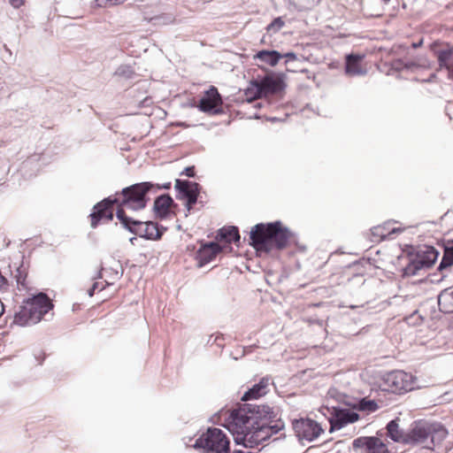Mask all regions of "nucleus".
Wrapping results in <instances>:
<instances>
[{
    "label": "nucleus",
    "instance_id": "obj_40",
    "mask_svg": "<svg viewBox=\"0 0 453 453\" xmlns=\"http://www.w3.org/2000/svg\"><path fill=\"white\" fill-rule=\"evenodd\" d=\"M9 4L14 8L19 9L25 4V0H8Z\"/></svg>",
    "mask_w": 453,
    "mask_h": 453
},
{
    "label": "nucleus",
    "instance_id": "obj_6",
    "mask_svg": "<svg viewBox=\"0 0 453 453\" xmlns=\"http://www.w3.org/2000/svg\"><path fill=\"white\" fill-rule=\"evenodd\" d=\"M192 447L196 449H202L203 453H229L230 441L221 429L209 427L196 439Z\"/></svg>",
    "mask_w": 453,
    "mask_h": 453
},
{
    "label": "nucleus",
    "instance_id": "obj_43",
    "mask_svg": "<svg viewBox=\"0 0 453 453\" xmlns=\"http://www.w3.org/2000/svg\"><path fill=\"white\" fill-rule=\"evenodd\" d=\"M16 278H17L18 284H23V281L25 279H22L21 273H20L19 269H18V274L16 275Z\"/></svg>",
    "mask_w": 453,
    "mask_h": 453
},
{
    "label": "nucleus",
    "instance_id": "obj_2",
    "mask_svg": "<svg viewBox=\"0 0 453 453\" xmlns=\"http://www.w3.org/2000/svg\"><path fill=\"white\" fill-rule=\"evenodd\" d=\"M278 413V408L267 404L244 403L231 411L226 427L228 431L253 427L272 420Z\"/></svg>",
    "mask_w": 453,
    "mask_h": 453
},
{
    "label": "nucleus",
    "instance_id": "obj_26",
    "mask_svg": "<svg viewBox=\"0 0 453 453\" xmlns=\"http://www.w3.org/2000/svg\"><path fill=\"white\" fill-rule=\"evenodd\" d=\"M438 63L441 68H446L453 74V50H441L436 52Z\"/></svg>",
    "mask_w": 453,
    "mask_h": 453
},
{
    "label": "nucleus",
    "instance_id": "obj_38",
    "mask_svg": "<svg viewBox=\"0 0 453 453\" xmlns=\"http://www.w3.org/2000/svg\"><path fill=\"white\" fill-rule=\"evenodd\" d=\"M180 174L186 175L190 178L194 177L195 176V166L186 167Z\"/></svg>",
    "mask_w": 453,
    "mask_h": 453
},
{
    "label": "nucleus",
    "instance_id": "obj_41",
    "mask_svg": "<svg viewBox=\"0 0 453 453\" xmlns=\"http://www.w3.org/2000/svg\"><path fill=\"white\" fill-rule=\"evenodd\" d=\"M405 70H411L418 66V65L413 61H405Z\"/></svg>",
    "mask_w": 453,
    "mask_h": 453
},
{
    "label": "nucleus",
    "instance_id": "obj_25",
    "mask_svg": "<svg viewBox=\"0 0 453 453\" xmlns=\"http://www.w3.org/2000/svg\"><path fill=\"white\" fill-rule=\"evenodd\" d=\"M217 239H219V241H224L228 243L239 242L241 236L239 234L238 227L232 226L228 227L220 228L217 234Z\"/></svg>",
    "mask_w": 453,
    "mask_h": 453
},
{
    "label": "nucleus",
    "instance_id": "obj_21",
    "mask_svg": "<svg viewBox=\"0 0 453 453\" xmlns=\"http://www.w3.org/2000/svg\"><path fill=\"white\" fill-rule=\"evenodd\" d=\"M399 418L389 421L387 425V435L395 442L407 443L408 432L405 433L399 427Z\"/></svg>",
    "mask_w": 453,
    "mask_h": 453
},
{
    "label": "nucleus",
    "instance_id": "obj_53",
    "mask_svg": "<svg viewBox=\"0 0 453 453\" xmlns=\"http://www.w3.org/2000/svg\"><path fill=\"white\" fill-rule=\"evenodd\" d=\"M276 119H277L276 118L271 119L272 121H275Z\"/></svg>",
    "mask_w": 453,
    "mask_h": 453
},
{
    "label": "nucleus",
    "instance_id": "obj_22",
    "mask_svg": "<svg viewBox=\"0 0 453 453\" xmlns=\"http://www.w3.org/2000/svg\"><path fill=\"white\" fill-rule=\"evenodd\" d=\"M144 231L142 238L147 240H158L164 234L166 228L159 226L157 223L152 221H143Z\"/></svg>",
    "mask_w": 453,
    "mask_h": 453
},
{
    "label": "nucleus",
    "instance_id": "obj_23",
    "mask_svg": "<svg viewBox=\"0 0 453 453\" xmlns=\"http://www.w3.org/2000/svg\"><path fill=\"white\" fill-rule=\"evenodd\" d=\"M428 267L426 265V263L423 259L420 258L417 253L414 257H412L408 265L403 268V275L405 276H414L418 275L419 271L422 269H427Z\"/></svg>",
    "mask_w": 453,
    "mask_h": 453
},
{
    "label": "nucleus",
    "instance_id": "obj_29",
    "mask_svg": "<svg viewBox=\"0 0 453 453\" xmlns=\"http://www.w3.org/2000/svg\"><path fill=\"white\" fill-rule=\"evenodd\" d=\"M265 424L267 426L271 437L285 430V423L281 419L280 413H278L276 418H272L270 421H266Z\"/></svg>",
    "mask_w": 453,
    "mask_h": 453
},
{
    "label": "nucleus",
    "instance_id": "obj_18",
    "mask_svg": "<svg viewBox=\"0 0 453 453\" xmlns=\"http://www.w3.org/2000/svg\"><path fill=\"white\" fill-rule=\"evenodd\" d=\"M364 55L349 54L345 58V73L349 76H363L366 70L361 66Z\"/></svg>",
    "mask_w": 453,
    "mask_h": 453
},
{
    "label": "nucleus",
    "instance_id": "obj_11",
    "mask_svg": "<svg viewBox=\"0 0 453 453\" xmlns=\"http://www.w3.org/2000/svg\"><path fill=\"white\" fill-rule=\"evenodd\" d=\"M388 385L387 390L403 394L414 388L413 376L403 371H393L386 374L384 379Z\"/></svg>",
    "mask_w": 453,
    "mask_h": 453
},
{
    "label": "nucleus",
    "instance_id": "obj_47",
    "mask_svg": "<svg viewBox=\"0 0 453 453\" xmlns=\"http://www.w3.org/2000/svg\"><path fill=\"white\" fill-rule=\"evenodd\" d=\"M135 241H136V237H131V238L129 239V242H130L133 245H134V242H135Z\"/></svg>",
    "mask_w": 453,
    "mask_h": 453
},
{
    "label": "nucleus",
    "instance_id": "obj_35",
    "mask_svg": "<svg viewBox=\"0 0 453 453\" xmlns=\"http://www.w3.org/2000/svg\"><path fill=\"white\" fill-rule=\"evenodd\" d=\"M245 96L248 102H252L257 98L262 97V94L257 93V87L250 83V87L245 90Z\"/></svg>",
    "mask_w": 453,
    "mask_h": 453
},
{
    "label": "nucleus",
    "instance_id": "obj_39",
    "mask_svg": "<svg viewBox=\"0 0 453 453\" xmlns=\"http://www.w3.org/2000/svg\"><path fill=\"white\" fill-rule=\"evenodd\" d=\"M283 58H286V64L290 61H296L297 59V56L294 52H287L285 54H282Z\"/></svg>",
    "mask_w": 453,
    "mask_h": 453
},
{
    "label": "nucleus",
    "instance_id": "obj_32",
    "mask_svg": "<svg viewBox=\"0 0 453 453\" xmlns=\"http://www.w3.org/2000/svg\"><path fill=\"white\" fill-rule=\"evenodd\" d=\"M127 0H95L92 8H109L125 3Z\"/></svg>",
    "mask_w": 453,
    "mask_h": 453
},
{
    "label": "nucleus",
    "instance_id": "obj_52",
    "mask_svg": "<svg viewBox=\"0 0 453 453\" xmlns=\"http://www.w3.org/2000/svg\"><path fill=\"white\" fill-rule=\"evenodd\" d=\"M385 4L388 3L389 0H382Z\"/></svg>",
    "mask_w": 453,
    "mask_h": 453
},
{
    "label": "nucleus",
    "instance_id": "obj_5",
    "mask_svg": "<svg viewBox=\"0 0 453 453\" xmlns=\"http://www.w3.org/2000/svg\"><path fill=\"white\" fill-rule=\"evenodd\" d=\"M154 187L153 183L144 181L124 188L120 192L112 196L118 201L116 203L117 210L120 209L125 212L127 210L133 211L143 210L149 200L147 194Z\"/></svg>",
    "mask_w": 453,
    "mask_h": 453
},
{
    "label": "nucleus",
    "instance_id": "obj_46",
    "mask_svg": "<svg viewBox=\"0 0 453 453\" xmlns=\"http://www.w3.org/2000/svg\"><path fill=\"white\" fill-rule=\"evenodd\" d=\"M446 297H447V295H441V296H439V297H438V303H439L440 306H441V299L442 298H446Z\"/></svg>",
    "mask_w": 453,
    "mask_h": 453
},
{
    "label": "nucleus",
    "instance_id": "obj_36",
    "mask_svg": "<svg viewBox=\"0 0 453 453\" xmlns=\"http://www.w3.org/2000/svg\"><path fill=\"white\" fill-rule=\"evenodd\" d=\"M378 408V404L372 400L362 399L359 403V409L362 411H374Z\"/></svg>",
    "mask_w": 453,
    "mask_h": 453
},
{
    "label": "nucleus",
    "instance_id": "obj_28",
    "mask_svg": "<svg viewBox=\"0 0 453 453\" xmlns=\"http://www.w3.org/2000/svg\"><path fill=\"white\" fill-rule=\"evenodd\" d=\"M417 254L425 261L426 265L428 268L435 263L439 256V252L432 246H424L423 248H420L417 251Z\"/></svg>",
    "mask_w": 453,
    "mask_h": 453
},
{
    "label": "nucleus",
    "instance_id": "obj_20",
    "mask_svg": "<svg viewBox=\"0 0 453 453\" xmlns=\"http://www.w3.org/2000/svg\"><path fill=\"white\" fill-rule=\"evenodd\" d=\"M271 381L272 380L270 377L262 378L258 383L254 384L252 388L243 394L242 401L247 402L252 399H257L266 395L269 391L268 388Z\"/></svg>",
    "mask_w": 453,
    "mask_h": 453
},
{
    "label": "nucleus",
    "instance_id": "obj_13",
    "mask_svg": "<svg viewBox=\"0 0 453 453\" xmlns=\"http://www.w3.org/2000/svg\"><path fill=\"white\" fill-rule=\"evenodd\" d=\"M118 201L110 196L101 202L97 203L93 207V211L90 213L91 227L96 228L98 223L102 220L111 221L113 219V205H116Z\"/></svg>",
    "mask_w": 453,
    "mask_h": 453
},
{
    "label": "nucleus",
    "instance_id": "obj_34",
    "mask_svg": "<svg viewBox=\"0 0 453 453\" xmlns=\"http://www.w3.org/2000/svg\"><path fill=\"white\" fill-rule=\"evenodd\" d=\"M134 73L133 69L131 68V66H129L127 65H122L119 66L115 72V74L127 78V79L132 78Z\"/></svg>",
    "mask_w": 453,
    "mask_h": 453
},
{
    "label": "nucleus",
    "instance_id": "obj_50",
    "mask_svg": "<svg viewBox=\"0 0 453 453\" xmlns=\"http://www.w3.org/2000/svg\"><path fill=\"white\" fill-rule=\"evenodd\" d=\"M284 437H285V434H280V435L279 439H280V438H284ZM276 440H278V438H277Z\"/></svg>",
    "mask_w": 453,
    "mask_h": 453
},
{
    "label": "nucleus",
    "instance_id": "obj_4",
    "mask_svg": "<svg viewBox=\"0 0 453 453\" xmlns=\"http://www.w3.org/2000/svg\"><path fill=\"white\" fill-rule=\"evenodd\" d=\"M53 308V304L45 293H39L27 298L16 311L13 324L20 326H32L42 319Z\"/></svg>",
    "mask_w": 453,
    "mask_h": 453
},
{
    "label": "nucleus",
    "instance_id": "obj_1",
    "mask_svg": "<svg viewBox=\"0 0 453 453\" xmlns=\"http://www.w3.org/2000/svg\"><path fill=\"white\" fill-rule=\"evenodd\" d=\"M292 234L280 221L257 224L250 234V244L258 251L270 252L273 249L283 250Z\"/></svg>",
    "mask_w": 453,
    "mask_h": 453
},
{
    "label": "nucleus",
    "instance_id": "obj_51",
    "mask_svg": "<svg viewBox=\"0 0 453 453\" xmlns=\"http://www.w3.org/2000/svg\"><path fill=\"white\" fill-rule=\"evenodd\" d=\"M255 107H257V108L261 107V104H259V103L256 104Z\"/></svg>",
    "mask_w": 453,
    "mask_h": 453
},
{
    "label": "nucleus",
    "instance_id": "obj_14",
    "mask_svg": "<svg viewBox=\"0 0 453 453\" xmlns=\"http://www.w3.org/2000/svg\"><path fill=\"white\" fill-rule=\"evenodd\" d=\"M357 453H389L387 445L378 437L361 436L352 442Z\"/></svg>",
    "mask_w": 453,
    "mask_h": 453
},
{
    "label": "nucleus",
    "instance_id": "obj_31",
    "mask_svg": "<svg viewBox=\"0 0 453 453\" xmlns=\"http://www.w3.org/2000/svg\"><path fill=\"white\" fill-rule=\"evenodd\" d=\"M453 265V245L450 247H446L444 250L443 257L441 261L438 266L440 271H442L445 268H448Z\"/></svg>",
    "mask_w": 453,
    "mask_h": 453
},
{
    "label": "nucleus",
    "instance_id": "obj_45",
    "mask_svg": "<svg viewBox=\"0 0 453 453\" xmlns=\"http://www.w3.org/2000/svg\"><path fill=\"white\" fill-rule=\"evenodd\" d=\"M170 188H171V183L170 182L165 183L162 186H158V185L157 186V189H161V188L169 189Z\"/></svg>",
    "mask_w": 453,
    "mask_h": 453
},
{
    "label": "nucleus",
    "instance_id": "obj_3",
    "mask_svg": "<svg viewBox=\"0 0 453 453\" xmlns=\"http://www.w3.org/2000/svg\"><path fill=\"white\" fill-rule=\"evenodd\" d=\"M448 435V430L440 423L419 419L414 421L408 432L407 445H421L433 449Z\"/></svg>",
    "mask_w": 453,
    "mask_h": 453
},
{
    "label": "nucleus",
    "instance_id": "obj_8",
    "mask_svg": "<svg viewBox=\"0 0 453 453\" xmlns=\"http://www.w3.org/2000/svg\"><path fill=\"white\" fill-rule=\"evenodd\" d=\"M250 84L257 87V93L262 94V96L278 94L286 87L283 74L273 72L262 78L251 80Z\"/></svg>",
    "mask_w": 453,
    "mask_h": 453
},
{
    "label": "nucleus",
    "instance_id": "obj_19",
    "mask_svg": "<svg viewBox=\"0 0 453 453\" xmlns=\"http://www.w3.org/2000/svg\"><path fill=\"white\" fill-rule=\"evenodd\" d=\"M173 199L168 194L160 195L154 201V211L160 219H165L170 214L172 206H175Z\"/></svg>",
    "mask_w": 453,
    "mask_h": 453
},
{
    "label": "nucleus",
    "instance_id": "obj_16",
    "mask_svg": "<svg viewBox=\"0 0 453 453\" xmlns=\"http://www.w3.org/2000/svg\"><path fill=\"white\" fill-rule=\"evenodd\" d=\"M221 250V246L214 242L203 245L197 251L198 266L202 267L212 261Z\"/></svg>",
    "mask_w": 453,
    "mask_h": 453
},
{
    "label": "nucleus",
    "instance_id": "obj_9",
    "mask_svg": "<svg viewBox=\"0 0 453 453\" xmlns=\"http://www.w3.org/2000/svg\"><path fill=\"white\" fill-rule=\"evenodd\" d=\"M174 188L178 192L176 198L186 200V216H188V213L191 211L193 206L197 203L201 187L195 181L176 179Z\"/></svg>",
    "mask_w": 453,
    "mask_h": 453
},
{
    "label": "nucleus",
    "instance_id": "obj_12",
    "mask_svg": "<svg viewBox=\"0 0 453 453\" xmlns=\"http://www.w3.org/2000/svg\"><path fill=\"white\" fill-rule=\"evenodd\" d=\"M222 98L218 89L211 86L206 90L198 103V109L211 115H219L223 112Z\"/></svg>",
    "mask_w": 453,
    "mask_h": 453
},
{
    "label": "nucleus",
    "instance_id": "obj_27",
    "mask_svg": "<svg viewBox=\"0 0 453 453\" xmlns=\"http://www.w3.org/2000/svg\"><path fill=\"white\" fill-rule=\"evenodd\" d=\"M402 230L400 228H393L389 230L386 225L373 226L371 229L372 238L371 241L373 242H379L391 234L400 233Z\"/></svg>",
    "mask_w": 453,
    "mask_h": 453
},
{
    "label": "nucleus",
    "instance_id": "obj_7",
    "mask_svg": "<svg viewBox=\"0 0 453 453\" xmlns=\"http://www.w3.org/2000/svg\"><path fill=\"white\" fill-rule=\"evenodd\" d=\"M229 432L233 434L234 442L245 448H254L271 438L267 426L265 423L258 426L255 425L253 427H242Z\"/></svg>",
    "mask_w": 453,
    "mask_h": 453
},
{
    "label": "nucleus",
    "instance_id": "obj_48",
    "mask_svg": "<svg viewBox=\"0 0 453 453\" xmlns=\"http://www.w3.org/2000/svg\"><path fill=\"white\" fill-rule=\"evenodd\" d=\"M421 43H422V41H420L418 43H413L412 46H413V48H418L419 45H421Z\"/></svg>",
    "mask_w": 453,
    "mask_h": 453
},
{
    "label": "nucleus",
    "instance_id": "obj_15",
    "mask_svg": "<svg viewBox=\"0 0 453 453\" xmlns=\"http://www.w3.org/2000/svg\"><path fill=\"white\" fill-rule=\"evenodd\" d=\"M359 418L357 412L349 409H339L335 411V415L330 420L331 431L340 430L348 424L354 423Z\"/></svg>",
    "mask_w": 453,
    "mask_h": 453
},
{
    "label": "nucleus",
    "instance_id": "obj_44",
    "mask_svg": "<svg viewBox=\"0 0 453 453\" xmlns=\"http://www.w3.org/2000/svg\"><path fill=\"white\" fill-rule=\"evenodd\" d=\"M96 290V285H92V287L88 291V296H93Z\"/></svg>",
    "mask_w": 453,
    "mask_h": 453
},
{
    "label": "nucleus",
    "instance_id": "obj_17",
    "mask_svg": "<svg viewBox=\"0 0 453 453\" xmlns=\"http://www.w3.org/2000/svg\"><path fill=\"white\" fill-rule=\"evenodd\" d=\"M116 217L125 229L142 238L143 221L134 219L120 209L116 211Z\"/></svg>",
    "mask_w": 453,
    "mask_h": 453
},
{
    "label": "nucleus",
    "instance_id": "obj_49",
    "mask_svg": "<svg viewBox=\"0 0 453 453\" xmlns=\"http://www.w3.org/2000/svg\"><path fill=\"white\" fill-rule=\"evenodd\" d=\"M101 277H102V273H101V271H99L97 273V276L96 278H101Z\"/></svg>",
    "mask_w": 453,
    "mask_h": 453
},
{
    "label": "nucleus",
    "instance_id": "obj_30",
    "mask_svg": "<svg viewBox=\"0 0 453 453\" xmlns=\"http://www.w3.org/2000/svg\"><path fill=\"white\" fill-rule=\"evenodd\" d=\"M175 20V16L172 13H163L160 15L154 16L150 19V22H152L153 25L164 26L173 23Z\"/></svg>",
    "mask_w": 453,
    "mask_h": 453
},
{
    "label": "nucleus",
    "instance_id": "obj_42",
    "mask_svg": "<svg viewBox=\"0 0 453 453\" xmlns=\"http://www.w3.org/2000/svg\"><path fill=\"white\" fill-rule=\"evenodd\" d=\"M93 285H96V290H103L108 283L106 282L105 284H103L102 282H94Z\"/></svg>",
    "mask_w": 453,
    "mask_h": 453
},
{
    "label": "nucleus",
    "instance_id": "obj_24",
    "mask_svg": "<svg viewBox=\"0 0 453 453\" xmlns=\"http://www.w3.org/2000/svg\"><path fill=\"white\" fill-rule=\"evenodd\" d=\"M254 58L271 66H275L283 56L277 50H263L258 51Z\"/></svg>",
    "mask_w": 453,
    "mask_h": 453
},
{
    "label": "nucleus",
    "instance_id": "obj_10",
    "mask_svg": "<svg viewBox=\"0 0 453 453\" xmlns=\"http://www.w3.org/2000/svg\"><path fill=\"white\" fill-rule=\"evenodd\" d=\"M292 427L299 440L312 441L323 432L321 426L315 420L309 418H301L292 421Z\"/></svg>",
    "mask_w": 453,
    "mask_h": 453
},
{
    "label": "nucleus",
    "instance_id": "obj_33",
    "mask_svg": "<svg viewBox=\"0 0 453 453\" xmlns=\"http://www.w3.org/2000/svg\"><path fill=\"white\" fill-rule=\"evenodd\" d=\"M285 25L281 17L275 18L266 27L268 32L277 33Z\"/></svg>",
    "mask_w": 453,
    "mask_h": 453
},
{
    "label": "nucleus",
    "instance_id": "obj_37",
    "mask_svg": "<svg viewBox=\"0 0 453 453\" xmlns=\"http://www.w3.org/2000/svg\"><path fill=\"white\" fill-rule=\"evenodd\" d=\"M405 61L403 59H395L391 63V68L392 70H395L396 72H401L403 70H405Z\"/></svg>",
    "mask_w": 453,
    "mask_h": 453
}]
</instances>
